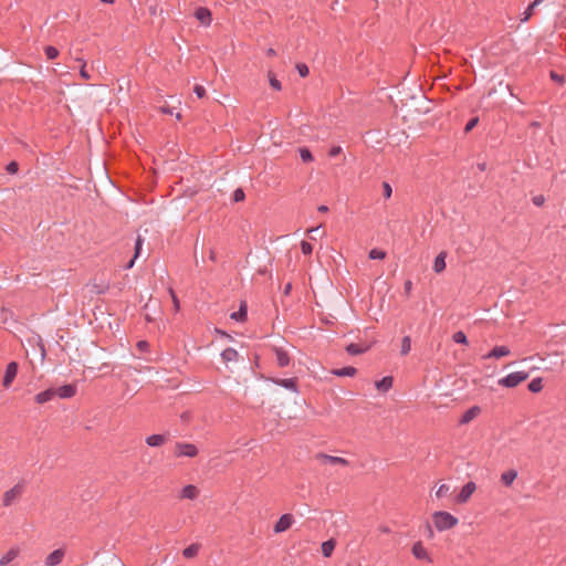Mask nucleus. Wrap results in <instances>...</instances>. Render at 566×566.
<instances>
[{
  "mask_svg": "<svg viewBox=\"0 0 566 566\" xmlns=\"http://www.w3.org/2000/svg\"><path fill=\"white\" fill-rule=\"evenodd\" d=\"M432 521L434 524V527L439 532H443L447 530H451L454 526L458 525L459 520L453 516L451 513L446 511H437L432 514Z\"/></svg>",
  "mask_w": 566,
  "mask_h": 566,
  "instance_id": "obj_1",
  "label": "nucleus"
},
{
  "mask_svg": "<svg viewBox=\"0 0 566 566\" xmlns=\"http://www.w3.org/2000/svg\"><path fill=\"white\" fill-rule=\"evenodd\" d=\"M528 378L527 371H515L499 380V385L506 388H514Z\"/></svg>",
  "mask_w": 566,
  "mask_h": 566,
  "instance_id": "obj_2",
  "label": "nucleus"
},
{
  "mask_svg": "<svg viewBox=\"0 0 566 566\" xmlns=\"http://www.w3.org/2000/svg\"><path fill=\"white\" fill-rule=\"evenodd\" d=\"M24 492V483L19 482L10 490L6 491L2 499L3 506H10L18 501Z\"/></svg>",
  "mask_w": 566,
  "mask_h": 566,
  "instance_id": "obj_3",
  "label": "nucleus"
},
{
  "mask_svg": "<svg viewBox=\"0 0 566 566\" xmlns=\"http://www.w3.org/2000/svg\"><path fill=\"white\" fill-rule=\"evenodd\" d=\"M199 453L198 448L193 443L176 442L174 454L176 458L188 457L195 458Z\"/></svg>",
  "mask_w": 566,
  "mask_h": 566,
  "instance_id": "obj_4",
  "label": "nucleus"
},
{
  "mask_svg": "<svg viewBox=\"0 0 566 566\" xmlns=\"http://www.w3.org/2000/svg\"><path fill=\"white\" fill-rule=\"evenodd\" d=\"M18 369H19V365H18L17 361H10L7 365V368H6V371H4V376H3V380H2V386L4 388H9L11 386V384L14 380V378L17 377Z\"/></svg>",
  "mask_w": 566,
  "mask_h": 566,
  "instance_id": "obj_5",
  "label": "nucleus"
},
{
  "mask_svg": "<svg viewBox=\"0 0 566 566\" xmlns=\"http://www.w3.org/2000/svg\"><path fill=\"white\" fill-rule=\"evenodd\" d=\"M475 490H476V484L473 481H469L468 483H465L463 485V488L461 489L460 493L455 497L457 503H459V504L467 503Z\"/></svg>",
  "mask_w": 566,
  "mask_h": 566,
  "instance_id": "obj_6",
  "label": "nucleus"
},
{
  "mask_svg": "<svg viewBox=\"0 0 566 566\" xmlns=\"http://www.w3.org/2000/svg\"><path fill=\"white\" fill-rule=\"evenodd\" d=\"M316 459L321 460L324 464H331V465L339 464L343 467L349 465V461L345 458L329 455V454H325L322 452L316 454Z\"/></svg>",
  "mask_w": 566,
  "mask_h": 566,
  "instance_id": "obj_7",
  "label": "nucleus"
},
{
  "mask_svg": "<svg viewBox=\"0 0 566 566\" xmlns=\"http://www.w3.org/2000/svg\"><path fill=\"white\" fill-rule=\"evenodd\" d=\"M293 522L294 517L292 514H283L273 527L274 533H283L287 531L292 526Z\"/></svg>",
  "mask_w": 566,
  "mask_h": 566,
  "instance_id": "obj_8",
  "label": "nucleus"
},
{
  "mask_svg": "<svg viewBox=\"0 0 566 566\" xmlns=\"http://www.w3.org/2000/svg\"><path fill=\"white\" fill-rule=\"evenodd\" d=\"M411 553L415 556V558L420 560H427L428 563H432V558L430 557L429 553L424 548L422 542L418 541L412 545Z\"/></svg>",
  "mask_w": 566,
  "mask_h": 566,
  "instance_id": "obj_9",
  "label": "nucleus"
},
{
  "mask_svg": "<svg viewBox=\"0 0 566 566\" xmlns=\"http://www.w3.org/2000/svg\"><path fill=\"white\" fill-rule=\"evenodd\" d=\"M271 381L293 392H298L297 378H271Z\"/></svg>",
  "mask_w": 566,
  "mask_h": 566,
  "instance_id": "obj_10",
  "label": "nucleus"
},
{
  "mask_svg": "<svg viewBox=\"0 0 566 566\" xmlns=\"http://www.w3.org/2000/svg\"><path fill=\"white\" fill-rule=\"evenodd\" d=\"M195 17L200 21V23L205 27H209L212 22L211 11L206 7H199L195 11Z\"/></svg>",
  "mask_w": 566,
  "mask_h": 566,
  "instance_id": "obj_11",
  "label": "nucleus"
},
{
  "mask_svg": "<svg viewBox=\"0 0 566 566\" xmlns=\"http://www.w3.org/2000/svg\"><path fill=\"white\" fill-rule=\"evenodd\" d=\"M273 352L276 357V364L279 367L284 368L290 365L291 357L286 350H284L282 347H273Z\"/></svg>",
  "mask_w": 566,
  "mask_h": 566,
  "instance_id": "obj_12",
  "label": "nucleus"
},
{
  "mask_svg": "<svg viewBox=\"0 0 566 566\" xmlns=\"http://www.w3.org/2000/svg\"><path fill=\"white\" fill-rule=\"evenodd\" d=\"M65 555V551L63 548H57L50 553L45 558V566H56L61 564L63 557Z\"/></svg>",
  "mask_w": 566,
  "mask_h": 566,
  "instance_id": "obj_13",
  "label": "nucleus"
},
{
  "mask_svg": "<svg viewBox=\"0 0 566 566\" xmlns=\"http://www.w3.org/2000/svg\"><path fill=\"white\" fill-rule=\"evenodd\" d=\"M510 349L506 346H495L491 352L483 356V359L502 358L510 355Z\"/></svg>",
  "mask_w": 566,
  "mask_h": 566,
  "instance_id": "obj_14",
  "label": "nucleus"
},
{
  "mask_svg": "<svg viewBox=\"0 0 566 566\" xmlns=\"http://www.w3.org/2000/svg\"><path fill=\"white\" fill-rule=\"evenodd\" d=\"M481 412V408L479 406H473L469 408L460 418V424H467L471 422L475 417H478Z\"/></svg>",
  "mask_w": 566,
  "mask_h": 566,
  "instance_id": "obj_15",
  "label": "nucleus"
},
{
  "mask_svg": "<svg viewBox=\"0 0 566 566\" xmlns=\"http://www.w3.org/2000/svg\"><path fill=\"white\" fill-rule=\"evenodd\" d=\"M55 391L56 396H59L60 398H72L76 394V386L73 384L63 385Z\"/></svg>",
  "mask_w": 566,
  "mask_h": 566,
  "instance_id": "obj_16",
  "label": "nucleus"
},
{
  "mask_svg": "<svg viewBox=\"0 0 566 566\" xmlns=\"http://www.w3.org/2000/svg\"><path fill=\"white\" fill-rule=\"evenodd\" d=\"M56 396V391L53 388L45 389L35 395L34 400L36 403H45L52 400Z\"/></svg>",
  "mask_w": 566,
  "mask_h": 566,
  "instance_id": "obj_17",
  "label": "nucleus"
},
{
  "mask_svg": "<svg viewBox=\"0 0 566 566\" xmlns=\"http://www.w3.org/2000/svg\"><path fill=\"white\" fill-rule=\"evenodd\" d=\"M230 317L237 322H245L248 319V305L245 301L240 303V307L237 312L231 313Z\"/></svg>",
  "mask_w": 566,
  "mask_h": 566,
  "instance_id": "obj_18",
  "label": "nucleus"
},
{
  "mask_svg": "<svg viewBox=\"0 0 566 566\" xmlns=\"http://www.w3.org/2000/svg\"><path fill=\"white\" fill-rule=\"evenodd\" d=\"M199 495V489L193 484H188L182 488L180 497L181 499H188V500H195Z\"/></svg>",
  "mask_w": 566,
  "mask_h": 566,
  "instance_id": "obj_19",
  "label": "nucleus"
},
{
  "mask_svg": "<svg viewBox=\"0 0 566 566\" xmlns=\"http://www.w3.org/2000/svg\"><path fill=\"white\" fill-rule=\"evenodd\" d=\"M446 258H447V252L446 251H441L434 259V262H433V271L436 273H441L446 270Z\"/></svg>",
  "mask_w": 566,
  "mask_h": 566,
  "instance_id": "obj_20",
  "label": "nucleus"
},
{
  "mask_svg": "<svg viewBox=\"0 0 566 566\" xmlns=\"http://www.w3.org/2000/svg\"><path fill=\"white\" fill-rule=\"evenodd\" d=\"M394 385V378L391 376H385L380 380L376 381V388L379 391L386 392Z\"/></svg>",
  "mask_w": 566,
  "mask_h": 566,
  "instance_id": "obj_21",
  "label": "nucleus"
},
{
  "mask_svg": "<svg viewBox=\"0 0 566 566\" xmlns=\"http://www.w3.org/2000/svg\"><path fill=\"white\" fill-rule=\"evenodd\" d=\"M167 441L165 434H151L146 438V443L149 447H160Z\"/></svg>",
  "mask_w": 566,
  "mask_h": 566,
  "instance_id": "obj_22",
  "label": "nucleus"
},
{
  "mask_svg": "<svg viewBox=\"0 0 566 566\" xmlns=\"http://www.w3.org/2000/svg\"><path fill=\"white\" fill-rule=\"evenodd\" d=\"M91 285V291L95 294H104L108 291L109 289V284L108 283H105V282H97L96 279L92 280V282L90 283Z\"/></svg>",
  "mask_w": 566,
  "mask_h": 566,
  "instance_id": "obj_23",
  "label": "nucleus"
},
{
  "mask_svg": "<svg viewBox=\"0 0 566 566\" xmlns=\"http://www.w3.org/2000/svg\"><path fill=\"white\" fill-rule=\"evenodd\" d=\"M221 358L224 363L237 361L239 358V353L234 348L228 347L222 350Z\"/></svg>",
  "mask_w": 566,
  "mask_h": 566,
  "instance_id": "obj_24",
  "label": "nucleus"
},
{
  "mask_svg": "<svg viewBox=\"0 0 566 566\" xmlns=\"http://www.w3.org/2000/svg\"><path fill=\"white\" fill-rule=\"evenodd\" d=\"M332 374L338 377H353L357 374V369L353 366H347L338 369H333Z\"/></svg>",
  "mask_w": 566,
  "mask_h": 566,
  "instance_id": "obj_25",
  "label": "nucleus"
},
{
  "mask_svg": "<svg viewBox=\"0 0 566 566\" xmlns=\"http://www.w3.org/2000/svg\"><path fill=\"white\" fill-rule=\"evenodd\" d=\"M19 555V548L12 547L10 548L1 558L0 566H6L10 564L17 556Z\"/></svg>",
  "mask_w": 566,
  "mask_h": 566,
  "instance_id": "obj_26",
  "label": "nucleus"
},
{
  "mask_svg": "<svg viewBox=\"0 0 566 566\" xmlns=\"http://www.w3.org/2000/svg\"><path fill=\"white\" fill-rule=\"evenodd\" d=\"M336 546V541L334 538H331L328 541H325L322 543V554L324 557H329Z\"/></svg>",
  "mask_w": 566,
  "mask_h": 566,
  "instance_id": "obj_27",
  "label": "nucleus"
},
{
  "mask_svg": "<svg viewBox=\"0 0 566 566\" xmlns=\"http://www.w3.org/2000/svg\"><path fill=\"white\" fill-rule=\"evenodd\" d=\"M517 476V472L513 469L511 470H507L505 472L502 473L501 475V482L506 485V486H510L514 480L516 479Z\"/></svg>",
  "mask_w": 566,
  "mask_h": 566,
  "instance_id": "obj_28",
  "label": "nucleus"
},
{
  "mask_svg": "<svg viewBox=\"0 0 566 566\" xmlns=\"http://www.w3.org/2000/svg\"><path fill=\"white\" fill-rule=\"evenodd\" d=\"M368 349V347H364L359 344H356V343H350L346 346V352L347 354L354 356V355H359V354H363L365 353L366 350Z\"/></svg>",
  "mask_w": 566,
  "mask_h": 566,
  "instance_id": "obj_29",
  "label": "nucleus"
},
{
  "mask_svg": "<svg viewBox=\"0 0 566 566\" xmlns=\"http://www.w3.org/2000/svg\"><path fill=\"white\" fill-rule=\"evenodd\" d=\"M542 0H534L523 12L521 22H526L534 14V9L541 3Z\"/></svg>",
  "mask_w": 566,
  "mask_h": 566,
  "instance_id": "obj_30",
  "label": "nucleus"
},
{
  "mask_svg": "<svg viewBox=\"0 0 566 566\" xmlns=\"http://www.w3.org/2000/svg\"><path fill=\"white\" fill-rule=\"evenodd\" d=\"M199 549H200V544L195 543V544H191L188 547H186L182 551V555L185 558H192V557L197 556V554L199 553Z\"/></svg>",
  "mask_w": 566,
  "mask_h": 566,
  "instance_id": "obj_31",
  "label": "nucleus"
},
{
  "mask_svg": "<svg viewBox=\"0 0 566 566\" xmlns=\"http://www.w3.org/2000/svg\"><path fill=\"white\" fill-rule=\"evenodd\" d=\"M531 392L537 394L543 389V379L541 377L534 378L527 386Z\"/></svg>",
  "mask_w": 566,
  "mask_h": 566,
  "instance_id": "obj_32",
  "label": "nucleus"
},
{
  "mask_svg": "<svg viewBox=\"0 0 566 566\" xmlns=\"http://www.w3.org/2000/svg\"><path fill=\"white\" fill-rule=\"evenodd\" d=\"M410 349H411V338H410V336L402 337L400 354L402 356H406V355L409 354Z\"/></svg>",
  "mask_w": 566,
  "mask_h": 566,
  "instance_id": "obj_33",
  "label": "nucleus"
},
{
  "mask_svg": "<svg viewBox=\"0 0 566 566\" xmlns=\"http://www.w3.org/2000/svg\"><path fill=\"white\" fill-rule=\"evenodd\" d=\"M300 157L304 163H311L314 160V157L311 153V150L306 147H302L298 149Z\"/></svg>",
  "mask_w": 566,
  "mask_h": 566,
  "instance_id": "obj_34",
  "label": "nucleus"
},
{
  "mask_svg": "<svg viewBox=\"0 0 566 566\" xmlns=\"http://www.w3.org/2000/svg\"><path fill=\"white\" fill-rule=\"evenodd\" d=\"M452 339L457 344L468 345V337L462 331H458L452 335Z\"/></svg>",
  "mask_w": 566,
  "mask_h": 566,
  "instance_id": "obj_35",
  "label": "nucleus"
},
{
  "mask_svg": "<svg viewBox=\"0 0 566 566\" xmlns=\"http://www.w3.org/2000/svg\"><path fill=\"white\" fill-rule=\"evenodd\" d=\"M44 53L48 60H54L59 56V50L55 46L48 45L44 48Z\"/></svg>",
  "mask_w": 566,
  "mask_h": 566,
  "instance_id": "obj_36",
  "label": "nucleus"
},
{
  "mask_svg": "<svg viewBox=\"0 0 566 566\" xmlns=\"http://www.w3.org/2000/svg\"><path fill=\"white\" fill-rule=\"evenodd\" d=\"M368 258L370 260H382L386 258V252L380 249H371L369 251Z\"/></svg>",
  "mask_w": 566,
  "mask_h": 566,
  "instance_id": "obj_37",
  "label": "nucleus"
},
{
  "mask_svg": "<svg viewBox=\"0 0 566 566\" xmlns=\"http://www.w3.org/2000/svg\"><path fill=\"white\" fill-rule=\"evenodd\" d=\"M549 77L552 81H554L555 83L559 84V85H564L565 82H566V78L563 74H559L555 71H551L549 72Z\"/></svg>",
  "mask_w": 566,
  "mask_h": 566,
  "instance_id": "obj_38",
  "label": "nucleus"
},
{
  "mask_svg": "<svg viewBox=\"0 0 566 566\" xmlns=\"http://www.w3.org/2000/svg\"><path fill=\"white\" fill-rule=\"evenodd\" d=\"M269 82L272 88L276 91L282 90L281 82L275 77V75L271 71L269 72Z\"/></svg>",
  "mask_w": 566,
  "mask_h": 566,
  "instance_id": "obj_39",
  "label": "nucleus"
},
{
  "mask_svg": "<svg viewBox=\"0 0 566 566\" xmlns=\"http://www.w3.org/2000/svg\"><path fill=\"white\" fill-rule=\"evenodd\" d=\"M296 70L301 77H306L310 74V69L305 63H297Z\"/></svg>",
  "mask_w": 566,
  "mask_h": 566,
  "instance_id": "obj_40",
  "label": "nucleus"
},
{
  "mask_svg": "<svg viewBox=\"0 0 566 566\" xmlns=\"http://www.w3.org/2000/svg\"><path fill=\"white\" fill-rule=\"evenodd\" d=\"M301 250L303 254L310 255L313 252V245L310 242L303 240L301 241Z\"/></svg>",
  "mask_w": 566,
  "mask_h": 566,
  "instance_id": "obj_41",
  "label": "nucleus"
},
{
  "mask_svg": "<svg viewBox=\"0 0 566 566\" xmlns=\"http://www.w3.org/2000/svg\"><path fill=\"white\" fill-rule=\"evenodd\" d=\"M479 123V117H472L469 119V122L465 124L464 133H470Z\"/></svg>",
  "mask_w": 566,
  "mask_h": 566,
  "instance_id": "obj_42",
  "label": "nucleus"
},
{
  "mask_svg": "<svg viewBox=\"0 0 566 566\" xmlns=\"http://www.w3.org/2000/svg\"><path fill=\"white\" fill-rule=\"evenodd\" d=\"M244 198H245V193L242 188H238L234 190L233 198H232L234 202L243 201Z\"/></svg>",
  "mask_w": 566,
  "mask_h": 566,
  "instance_id": "obj_43",
  "label": "nucleus"
},
{
  "mask_svg": "<svg viewBox=\"0 0 566 566\" xmlns=\"http://www.w3.org/2000/svg\"><path fill=\"white\" fill-rule=\"evenodd\" d=\"M169 294H170L172 303H174V308L176 312H178L180 310V302H179L177 294L175 293V291L171 287L169 289Z\"/></svg>",
  "mask_w": 566,
  "mask_h": 566,
  "instance_id": "obj_44",
  "label": "nucleus"
},
{
  "mask_svg": "<svg viewBox=\"0 0 566 566\" xmlns=\"http://www.w3.org/2000/svg\"><path fill=\"white\" fill-rule=\"evenodd\" d=\"M391 193H392L391 186L387 181H384L382 182V195H384V197L386 199H389L391 197Z\"/></svg>",
  "mask_w": 566,
  "mask_h": 566,
  "instance_id": "obj_45",
  "label": "nucleus"
},
{
  "mask_svg": "<svg viewBox=\"0 0 566 566\" xmlns=\"http://www.w3.org/2000/svg\"><path fill=\"white\" fill-rule=\"evenodd\" d=\"M7 171L11 175L13 174H17L18 170H19V164L17 161H10L7 167H6Z\"/></svg>",
  "mask_w": 566,
  "mask_h": 566,
  "instance_id": "obj_46",
  "label": "nucleus"
},
{
  "mask_svg": "<svg viewBox=\"0 0 566 566\" xmlns=\"http://www.w3.org/2000/svg\"><path fill=\"white\" fill-rule=\"evenodd\" d=\"M193 92L198 96V98H203L206 96V88L202 85H195Z\"/></svg>",
  "mask_w": 566,
  "mask_h": 566,
  "instance_id": "obj_47",
  "label": "nucleus"
},
{
  "mask_svg": "<svg viewBox=\"0 0 566 566\" xmlns=\"http://www.w3.org/2000/svg\"><path fill=\"white\" fill-rule=\"evenodd\" d=\"M448 492H449V485H447V484H441V485L438 488V490H437V492H436V495H437V497H442V496H444Z\"/></svg>",
  "mask_w": 566,
  "mask_h": 566,
  "instance_id": "obj_48",
  "label": "nucleus"
},
{
  "mask_svg": "<svg viewBox=\"0 0 566 566\" xmlns=\"http://www.w3.org/2000/svg\"><path fill=\"white\" fill-rule=\"evenodd\" d=\"M142 245H143V238L140 235H138L135 241V254H134L135 258H137L139 255Z\"/></svg>",
  "mask_w": 566,
  "mask_h": 566,
  "instance_id": "obj_49",
  "label": "nucleus"
},
{
  "mask_svg": "<svg viewBox=\"0 0 566 566\" xmlns=\"http://www.w3.org/2000/svg\"><path fill=\"white\" fill-rule=\"evenodd\" d=\"M532 201L536 207H542L545 202V197L543 195H537L532 198Z\"/></svg>",
  "mask_w": 566,
  "mask_h": 566,
  "instance_id": "obj_50",
  "label": "nucleus"
},
{
  "mask_svg": "<svg viewBox=\"0 0 566 566\" xmlns=\"http://www.w3.org/2000/svg\"><path fill=\"white\" fill-rule=\"evenodd\" d=\"M342 153V148L339 146H333L329 151H328V155L329 157H336L338 156L339 154Z\"/></svg>",
  "mask_w": 566,
  "mask_h": 566,
  "instance_id": "obj_51",
  "label": "nucleus"
},
{
  "mask_svg": "<svg viewBox=\"0 0 566 566\" xmlns=\"http://www.w3.org/2000/svg\"><path fill=\"white\" fill-rule=\"evenodd\" d=\"M85 66H86V63H85V62H83L82 67H81V70H80V75H81V77H82L83 80H88V78L91 77V75H90V74H88V72L86 71Z\"/></svg>",
  "mask_w": 566,
  "mask_h": 566,
  "instance_id": "obj_52",
  "label": "nucleus"
},
{
  "mask_svg": "<svg viewBox=\"0 0 566 566\" xmlns=\"http://www.w3.org/2000/svg\"><path fill=\"white\" fill-rule=\"evenodd\" d=\"M403 290L407 296H409L411 290H412V282L410 280H407L403 284Z\"/></svg>",
  "mask_w": 566,
  "mask_h": 566,
  "instance_id": "obj_53",
  "label": "nucleus"
},
{
  "mask_svg": "<svg viewBox=\"0 0 566 566\" xmlns=\"http://www.w3.org/2000/svg\"><path fill=\"white\" fill-rule=\"evenodd\" d=\"M291 291H292V283H291V282H289V283L284 286V289H283V294H284L285 296H287V295H290Z\"/></svg>",
  "mask_w": 566,
  "mask_h": 566,
  "instance_id": "obj_54",
  "label": "nucleus"
},
{
  "mask_svg": "<svg viewBox=\"0 0 566 566\" xmlns=\"http://www.w3.org/2000/svg\"><path fill=\"white\" fill-rule=\"evenodd\" d=\"M137 347L140 349V350H144L145 348L148 347V343L146 340H140L137 343Z\"/></svg>",
  "mask_w": 566,
  "mask_h": 566,
  "instance_id": "obj_55",
  "label": "nucleus"
},
{
  "mask_svg": "<svg viewBox=\"0 0 566 566\" xmlns=\"http://www.w3.org/2000/svg\"><path fill=\"white\" fill-rule=\"evenodd\" d=\"M426 528H427V532H428V537L432 538L433 535H434L432 526L429 523H427Z\"/></svg>",
  "mask_w": 566,
  "mask_h": 566,
  "instance_id": "obj_56",
  "label": "nucleus"
},
{
  "mask_svg": "<svg viewBox=\"0 0 566 566\" xmlns=\"http://www.w3.org/2000/svg\"><path fill=\"white\" fill-rule=\"evenodd\" d=\"M209 259L212 261V262H216L217 261V253L213 249H211L209 251Z\"/></svg>",
  "mask_w": 566,
  "mask_h": 566,
  "instance_id": "obj_57",
  "label": "nucleus"
},
{
  "mask_svg": "<svg viewBox=\"0 0 566 566\" xmlns=\"http://www.w3.org/2000/svg\"><path fill=\"white\" fill-rule=\"evenodd\" d=\"M266 55L270 56V57L275 56L276 55V51L273 48H269L266 50Z\"/></svg>",
  "mask_w": 566,
  "mask_h": 566,
  "instance_id": "obj_58",
  "label": "nucleus"
},
{
  "mask_svg": "<svg viewBox=\"0 0 566 566\" xmlns=\"http://www.w3.org/2000/svg\"><path fill=\"white\" fill-rule=\"evenodd\" d=\"M317 211L322 212V213H325V212L328 211V207L325 206V205H321V206H318Z\"/></svg>",
  "mask_w": 566,
  "mask_h": 566,
  "instance_id": "obj_59",
  "label": "nucleus"
},
{
  "mask_svg": "<svg viewBox=\"0 0 566 566\" xmlns=\"http://www.w3.org/2000/svg\"><path fill=\"white\" fill-rule=\"evenodd\" d=\"M135 260H136V258L134 256V258H133V259H132V260L126 264V266H125V268H126V269H130V268H133Z\"/></svg>",
  "mask_w": 566,
  "mask_h": 566,
  "instance_id": "obj_60",
  "label": "nucleus"
},
{
  "mask_svg": "<svg viewBox=\"0 0 566 566\" xmlns=\"http://www.w3.org/2000/svg\"><path fill=\"white\" fill-rule=\"evenodd\" d=\"M160 111L165 114H171V109L169 107H160Z\"/></svg>",
  "mask_w": 566,
  "mask_h": 566,
  "instance_id": "obj_61",
  "label": "nucleus"
},
{
  "mask_svg": "<svg viewBox=\"0 0 566 566\" xmlns=\"http://www.w3.org/2000/svg\"><path fill=\"white\" fill-rule=\"evenodd\" d=\"M318 227L317 228H312L308 230V232H314V235H317V231H318Z\"/></svg>",
  "mask_w": 566,
  "mask_h": 566,
  "instance_id": "obj_62",
  "label": "nucleus"
},
{
  "mask_svg": "<svg viewBox=\"0 0 566 566\" xmlns=\"http://www.w3.org/2000/svg\"><path fill=\"white\" fill-rule=\"evenodd\" d=\"M318 227L317 228H312L308 230V232H314V235H317V231H318Z\"/></svg>",
  "mask_w": 566,
  "mask_h": 566,
  "instance_id": "obj_63",
  "label": "nucleus"
},
{
  "mask_svg": "<svg viewBox=\"0 0 566 566\" xmlns=\"http://www.w3.org/2000/svg\"><path fill=\"white\" fill-rule=\"evenodd\" d=\"M380 531L382 533H389L390 532V530L388 527H386V526L381 527Z\"/></svg>",
  "mask_w": 566,
  "mask_h": 566,
  "instance_id": "obj_64",
  "label": "nucleus"
}]
</instances>
